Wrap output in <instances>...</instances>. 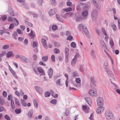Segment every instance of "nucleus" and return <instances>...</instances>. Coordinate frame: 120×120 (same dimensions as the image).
Segmentation results:
<instances>
[{"mask_svg":"<svg viewBox=\"0 0 120 120\" xmlns=\"http://www.w3.org/2000/svg\"><path fill=\"white\" fill-rule=\"evenodd\" d=\"M105 116L106 120H110L114 118V115L111 111L107 110L105 112Z\"/></svg>","mask_w":120,"mask_h":120,"instance_id":"1","label":"nucleus"},{"mask_svg":"<svg viewBox=\"0 0 120 120\" xmlns=\"http://www.w3.org/2000/svg\"><path fill=\"white\" fill-rule=\"evenodd\" d=\"M78 27L79 28H82L84 32L88 38L90 37V36L88 34V31L87 30L86 27L85 25L82 24H80L79 25Z\"/></svg>","mask_w":120,"mask_h":120,"instance_id":"2","label":"nucleus"},{"mask_svg":"<svg viewBox=\"0 0 120 120\" xmlns=\"http://www.w3.org/2000/svg\"><path fill=\"white\" fill-rule=\"evenodd\" d=\"M98 12L96 9H93L91 13V16L93 20H96L98 17Z\"/></svg>","mask_w":120,"mask_h":120,"instance_id":"3","label":"nucleus"},{"mask_svg":"<svg viewBox=\"0 0 120 120\" xmlns=\"http://www.w3.org/2000/svg\"><path fill=\"white\" fill-rule=\"evenodd\" d=\"M97 102L98 106H103L104 103L103 99L100 97H98L97 100Z\"/></svg>","mask_w":120,"mask_h":120,"instance_id":"4","label":"nucleus"},{"mask_svg":"<svg viewBox=\"0 0 120 120\" xmlns=\"http://www.w3.org/2000/svg\"><path fill=\"white\" fill-rule=\"evenodd\" d=\"M110 79L111 82L113 85L112 86L113 88L114 89L116 90V89H118V87L117 85L114 83V82L115 81V78H113V79Z\"/></svg>","mask_w":120,"mask_h":120,"instance_id":"5","label":"nucleus"},{"mask_svg":"<svg viewBox=\"0 0 120 120\" xmlns=\"http://www.w3.org/2000/svg\"><path fill=\"white\" fill-rule=\"evenodd\" d=\"M104 108L103 106H100L98 108L96 109V112L98 114L101 113L104 111Z\"/></svg>","mask_w":120,"mask_h":120,"instance_id":"6","label":"nucleus"},{"mask_svg":"<svg viewBox=\"0 0 120 120\" xmlns=\"http://www.w3.org/2000/svg\"><path fill=\"white\" fill-rule=\"evenodd\" d=\"M90 85L91 87H93V86H95L96 81L94 79V78L93 77H91L90 78Z\"/></svg>","mask_w":120,"mask_h":120,"instance_id":"7","label":"nucleus"},{"mask_svg":"<svg viewBox=\"0 0 120 120\" xmlns=\"http://www.w3.org/2000/svg\"><path fill=\"white\" fill-rule=\"evenodd\" d=\"M105 71L107 72V73L110 76L111 78L112 79H113L114 75L112 71L109 69H106Z\"/></svg>","mask_w":120,"mask_h":120,"instance_id":"8","label":"nucleus"},{"mask_svg":"<svg viewBox=\"0 0 120 120\" xmlns=\"http://www.w3.org/2000/svg\"><path fill=\"white\" fill-rule=\"evenodd\" d=\"M41 41L43 46L47 49V45L46 40L44 38H42L41 40Z\"/></svg>","mask_w":120,"mask_h":120,"instance_id":"9","label":"nucleus"},{"mask_svg":"<svg viewBox=\"0 0 120 120\" xmlns=\"http://www.w3.org/2000/svg\"><path fill=\"white\" fill-rule=\"evenodd\" d=\"M57 10L55 8L50 10L49 12V15L51 16H52L56 12Z\"/></svg>","mask_w":120,"mask_h":120,"instance_id":"10","label":"nucleus"},{"mask_svg":"<svg viewBox=\"0 0 120 120\" xmlns=\"http://www.w3.org/2000/svg\"><path fill=\"white\" fill-rule=\"evenodd\" d=\"M89 93L90 95L92 96H96L97 94L96 91L93 90H90Z\"/></svg>","mask_w":120,"mask_h":120,"instance_id":"11","label":"nucleus"},{"mask_svg":"<svg viewBox=\"0 0 120 120\" xmlns=\"http://www.w3.org/2000/svg\"><path fill=\"white\" fill-rule=\"evenodd\" d=\"M34 88L37 92L41 94L42 93V90L41 87L38 86H36Z\"/></svg>","mask_w":120,"mask_h":120,"instance_id":"12","label":"nucleus"},{"mask_svg":"<svg viewBox=\"0 0 120 120\" xmlns=\"http://www.w3.org/2000/svg\"><path fill=\"white\" fill-rule=\"evenodd\" d=\"M7 12H8L10 15L12 16H14V15L13 13V11L12 10L11 8L10 7H9L8 8V10Z\"/></svg>","mask_w":120,"mask_h":120,"instance_id":"13","label":"nucleus"},{"mask_svg":"<svg viewBox=\"0 0 120 120\" xmlns=\"http://www.w3.org/2000/svg\"><path fill=\"white\" fill-rule=\"evenodd\" d=\"M20 59L22 61L28 63L29 62V60L27 58L22 56H21Z\"/></svg>","mask_w":120,"mask_h":120,"instance_id":"14","label":"nucleus"},{"mask_svg":"<svg viewBox=\"0 0 120 120\" xmlns=\"http://www.w3.org/2000/svg\"><path fill=\"white\" fill-rule=\"evenodd\" d=\"M85 99L88 104L90 106L92 104V101L90 98H89L86 97H85Z\"/></svg>","mask_w":120,"mask_h":120,"instance_id":"15","label":"nucleus"},{"mask_svg":"<svg viewBox=\"0 0 120 120\" xmlns=\"http://www.w3.org/2000/svg\"><path fill=\"white\" fill-rule=\"evenodd\" d=\"M48 73L50 78H51L53 75V70L52 68H50L48 71Z\"/></svg>","mask_w":120,"mask_h":120,"instance_id":"16","label":"nucleus"},{"mask_svg":"<svg viewBox=\"0 0 120 120\" xmlns=\"http://www.w3.org/2000/svg\"><path fill=\"white\" fill-rule=\"evenodd\" d=\"M77 59L73 58L71 62V65L73 67L75 66L77 61Z\"/></svg>","mask_w":120,"mask_h":120,"instance_id":"17","label":"nucleus"},{"mask_svg":"<svg viewBox=\"0 0 120 120\" xmlns=\"http://www.w3.org/2000/svg\"><path fill=\"white\" fill-rule=\"evenodd\" d=\"M82 14L83 16L86 17L85 19H86L88 15V12L87 11H84L82 12Z\"/></svg>","mask_w":120,"mask_h":120,"instance_id":"18","label":"nucleus"},{"mask_svg":"<svg viewBox=\"0 0 120 120\" xmlns=\"http://www.w3.org/2000/svg\"><path fill=\"white\" fill-rule=\"evenodd\" d=\"M13 52L12 51L8 52L6 54V56L8 58H9L13 54Z\"/></svg>","mask_w":120,"mask_h":120,"instance_id":"19","label":"nucleus"},{"mask_svg":"<svg viewBox=\"0 0 120 120\" xmlns=\"http://www.w3.org/2000/svg\"><path fill=\"white\" fill-rule=\"evenodd\" d=\"M93 1L96 8L98 9H100L101 8V6L97 3L95 0H93Z\"/></svg>","mask_w":120,"mask_h":120,"instance_id":"20","label":"nucleus"},{"mask_svg":"<svg viewBox=\"0 0 120 120\" xmlns=\"http://www.w3.org/2000/svg\"><path fill=\"white\" fill-rule=\"evenodd\" d=\"M82 109L86 113H87L88 112V108H87V106L85 105H83L82 106Z\"/></svg>","mask_w":120,"mask_h":120,"instance_id":"21","label":"nucleus"},{"mask_svg":"<svg viewBox=\"0 0 120 120\" xmlns=\"http://www.w3.org/2000/svg\"><path fill=\"white\" fill-rule=\"evenodd\" d=\"M28 34L31 36V39L33 38L35 36V35L34 33V32L32 30H31L30 33L29 34Z\"/></svg>","mask_w":120,"mask_h":120,"instance_id":"22","label":"nucleus"},{"mask_svg":"<svg viewBox=\"0 0 120 120\" xmlns=\"http://www.w3.org/2000/svg\"><path fill=\"white\" fill-rule=\"evenodd\" d=\"M11 107L12 109H14L15 108V105L13 100L12 99H11Z\"/></svg>","mask_w":120,"mask_h":120,"instance_id":"23","label":"nucleus"},{"mask_svg":"<svg viewBox=\"0 0 120 120\" xmlns=\"http://www.w3.org/2000/svg\"><path fill=\"white\" fill-rule=\"evenodd\" d=\"M5 102L4 99L2 97H0V104L2 105H3Z\"/></svg>","mask_w":120,"mask_h":120,"instance_id":"24","label":"nucleus"},{"mask_svg":"<svg viewBox=\"0 0 120 120\" xmlns=\"http://www.w3.org/2000/svg\"><path fill=\"white\" fill-rule=\"evenodd\" d=\"M79 68L81 71H83L84 69L83 65H79Z\"/></svg>","mask_w":120,"mask_h":120,"instance_id":"25","label":"nucleus"},{"mask_svg":"<svg viewBox=\"0 0 120 120\" xmlns=\"http://www.w3.org/2000/svg\"><path fill=\"white\" fill-rule=\"evenodd\" d=\"M65 76L66 78H67V79L66 80L65 82L66 85V87H68V75L67 74H65Z\"/></svg>","mask_w":120,"mask_h":120,"instance_id":"26","label":"nucleus"},{"mask_svg":"<svg viewBox=\"0 0 120 120\" xmlns=\"http://www.w3.org/2000/svg\"><path fill=\"white\" fill-rule=\"evenodd\" d=\"M56 19L58 20L61 22H62V19L60 17V16L58 14L56 15Z\"/></svg>","mask_w":120,"mask_h":120,"instance_id":"27","label":"nucleus"},{"mask_svg":"<svg viewBox=\"0 0 120 120\" xmlns=\"http://www.w3.org/2000/svg\"><path fill=\"white\" fill-rule=\"evenodd\" d=\"M48 58V56H45L42 57V60L43 61L45 62L47 60Z\"/></svg>","mask_w":120,"mask_h":120,"instance_id":"28","label":"nucleus"},{"mask_svg":"<svg viewBox=\"0 0 120 120\" xmlns=\"http://www.w3.org/2000/svg\"><path fill=\"white\" fill-rule=\"evenodd\" d=\"M21 103L22 105L24 106H26L27 104L26 102L23 99H21Z\"/></svg>","mask_w":120,"mask_h":120,"instance_id":"29","label":"nucleus"},{"mask_svg":"<svg viewBox=\"0 0 120 120\" xmlns=\"http://www.w3.org/2000/svg\"><path fill=\"white\" fill-rule=\"evenodd\" d=\"M69 109L68 108H67L65 109V113H64L63 115L64 116L65 115V114L66 115V116L68 115L69 114Z\"/></svg>","mask_w":120,"mask_h":120,"instance_id":"30","label":"nucleus"},{"mask_svg":"<svg viewBox=\"0 0 120 120\" xmlns=\"http://www.w3.org/2000/svg\"><path fill=\"white\" fill-rule=\"evenodd\" d=\"M108 66V63L107 61H105L104 64V70L105 71V70H106V69H108V68H107V67Z\"/></svg>","mask_w":120,"mask_h":120,"instance_id":"31","label":"nucleus"},{"mask_svg":"<svg viewBox=\"0 0 120 120\" xmlns=\"http://www.w3.org/2000/svg\"><path fill=\"white\" fill-rule=\"evenodd\" d=\"M70 45L72 47L75 48L76 47V44L75 42H73L71 43Z\"/></svg>","mask_w":120,"mask_h":120,"instance_id":"32","label":"nucleus"},{"mask_svg":"<svg viewBox=\"0 0 120 120\" xmlns=\"http://www.w3.org/2000/svg\"><path fill=\"white\" fill-rule=\"evenodd\" d=\"M6 111V109L4 108L3 106L0 105V112H1L2 111Z\"/></svg>","mask_w":120,"mask_h":120,"instance_id":"33","label":"nucleus"},{"mask_svg":"<svg viewBox=\"0 0 120 120\" xmlns=\"http://www.w3.org/2000/svg\"><path fill=\"white\" fill-rule=\"evenodd\" d=\"M38 45V42H37L34 41L33 43V47L35 48L37 47Z\"/></svg>","mask_w":120,"mask_h":120,"instance_id":"34","label":"nucleus"},{"mask_svg":"<svg viewBox=\"0 0 120 120\" xmlns=\"http://www.w3.org/2000/svg\"><path fill=\"white\" fill-rule=\"evenodd\" d=\"M51 3L53 5H55L56 4V2L55 0H50Z\"/></svg>","mask_w":120,"mask_h":120,"instance_id":"35","label":"nucleus"},{"mask_svg":"<svg viewBox=\"0 0 120 120\" xmlns=\"http://www.w3.org/2000/svg\"><path fill=\"white\" fill-rule=\"evenodd\" d=\"M6 30V29L5 28H3V30H0V34L1 35H2L4 34L5 33V31Z\"/></svg>","mask_w":120,"mask_h":120,"instance_id":"36","label":"nucleus"},{"mask_svg":"<svg viewBox=\"0 0 120 120\" xmlns=\"http://www.w3.org/2000/svg\"><path fill=\"white\" fill-rule=\"evenodd\" d=\"M72 8L70 7L64 9V11L66 12L71 11L72 10Z\"/></svg>","mask_w":120,"mask_h":120,"instance_id":"37","label":"nucleus"},{"mask_svg":"<svg viewBox=\"0 0 120 120\" xmlns=\"http://www.w3.org/2000/svg\"><path fill=\"white\" fill-rule=\"evenodd\" d=\"M57 28V26L56 25H52V29L54 30H56Z\"/></svg>","mask_w":120,"mask_h":120,"instance_id":"38","label":"nucleus"},{"mask_svg":"<svg viewBox=\"0 0 120 120\" xmlns=\"http://www.w3.org/2000/svg\"><path fill=\"white\" fill-rule=\"evenodd\" d=\"M72 74L74 76L78 77L79 76V75L76 71L73 72L72 73Z\"/></svg>","mask_w":120,"mask_h":120,"instance_id":"39","label":"nucleus"},{"mask_svg":"<svg viewBox=\"0 0 120 120\" xmlns=\"http://www.w3.org/2000/svg\"><path fill=\"white\" fill-rule=\"evenodd\" d=\"M69 49L68 48H66L65 49V52L66 56L69 55Z\"/></svg>","mask_w":120,"mask_h":120,"instance_id":"40","label":"nucleus"},{"mask_svg":"<svg viewBox=\"0 0 120 120\" xmlns=\"http://www.w3.org/2000/svg\"><path fill=\"white\" fill-rule=\"evenodd\" d=\"M33 110L32 109L30 110L28 114L29 117H31L33 114Z\"/></svg>","mask_w":120,"mask_h":120,"instance_id":"41","label":"nucleus"},{"mask_svg":"<svg viewBox=\"0 0 120 120\" xmlns=\"http://www.w3.org/2000/svg\"><path fill=\"white\" fill-rule=\"evenodd\" d=\"M6 54L5 51H2L0 53V58H1L4 56Z\"/></svg>","mask_w":120,"mask_h":120,"instance_id":"42","label":"nucleus"},{"mask_svg":"<svg viewBox=\"0 0 120 120\" xmlns=\"http://www.w3.org/2000/svg\"><path fill=\"white\" fill-rule=\"evenodd\" d=\"M38 70L39 72L42 74L44 73V71L43 69L39 67L38 68Z\"/></svg>","mask_w":120,"mask_h":120,"instance_id":"43","label":"nucleus"},{"mask_svg":"<svg viewBox=\"0 0 120 120\" xmlns=\"http://www.w3.org/2000/svg\"><path fill=\"white\" fill-rule=\"evenodd\" d=\"M43 1L42 0H38V5L40 6H42V5Z\"/></svg>","mask_w":120,"mask_h":120,"instance_id":"44","label":"nucleus"},{"mask_svg":"<svg viewBox=\"0 0 120 120\" xmlns=\"http://www.w3.org/2000/svg\"><path fill=\"white\" fill-rule=\"evenodd\" d=\"M73 39V37L71 35H70L68 36L67 37L66 39L67 40H69L71 41V40H72V39Z\"/></svg>","mask_w":120,"mask_h":120,"instance_id":"45","label":"nucleus"},{"mask_svg":"<svg viewBox=\"0 0 120 120\" xmlns=\"http://www.w3.org/2000/svg\"><path fill=\"white\" fill-rule=\"evenodd\" d=\"M15 102L16 104L20 106V104L19 102L18 101V99L16 98H15Z\"/></svg>","mask_w":120,"mask_h":120,"instance_id":"46","label":"nucleus"},{"mask_svg":"<svg viewBox=\"0 0 120 120\" xmlns=\"http://www.w3.org/2000/svg\"><path fill=\"white\" fill-rule=\"evenodd\" d=\"M9 46L8 45H4L2 47V48L4 49H7L9 48Z\"/></svg>","mask_w":120,"mask_h":120,"instance_id":"47","label":"nucleus"},{"mask_svg":"<svg viewBox=\"0 0 120 120\" xmlns=\"http://www.w3.org/2000/svg\"><path fill=\"white\" fill-rule=\"evenodd\" d=\"M11 72L13 74L15 77L17 79V77L16 75V73L15 72L12 70H11Z\"/></svg>","mask_w":120,"mask_h":120,"instance_id":"48","label":"nucleus"},{"mask_svg":"<svg viewBox=\"0 0 120 120\" xmlns=\"http://www.w3.org/2000/svg\"><path fill=\"white\" fill-rule=\"evenodd\" d=\"M81 79L79 78H76L75 80L76 82L78 83H80L81 82Z\"/></svg>","mask_w":120,"mask_h":120,"instance_id":"49","label":"nucleus"},{"mask_svg":"<svg viewBox=\"0 0 120 120\" xmlns=\"http://www.w3.org/2000/svg\"><path fill=\"white\" fill-rule=\"evenodd\" d=\"M55 46L56 47H58L60 45V44L58 42H56L54 44Z\"/></svg>","mask_w":120,"mask_h":120,"instance_id":"50","label":"nucleus"},{"mask_svg":"<svg viewBox=\"0 0 120 120\" xmlns=\"http://www.w3.org/2000/svg\"><path fill=\"white\" fill-rule=\"evenodd\" d=\"M91 55L93 57H94L95 56V52L94 50H92L91 51Z\"/></svg>","mask_w":120,"mask_h":120,"instance_id":"51","label":"nucleus"},{"mask_svg":"<svg viewBox=\"0 0 120 120\" xmlns=\"http://www.w3.org/2000/svg\"><path fill=\"white\" fill-rule=\"evenodd\" d=\"M57 101L55 99H53L50 102L52 104L55 105Z\"/></svg>","mask_w":120,"mask_h":120,"instance_id":"52","label":"nucleus"},{"mask_svg":"<svg viewBox=\"0 0 120 120\" xmlns=\"http://www.w3.org/2000/svg\"><path fill=\"white\" fill-rule=\"evenodd\" d=\"M45 96L46 97H49L50 95V93L48 92H46L45 94Z\"/></svg>","mask_w":120,"mask_h":120,"instance_id":"53","label":"nucleus"},{"mask_svg":"<svg viewBox=\"0 0 120 120\" xmlns=\"http://www.w3.org/2000/svg\"><path fill=\"white\" fill-rule=\"evenodd\" d=\"M101 43L102 46L106 47V45L105 43L104 42V41H101Z\"/></svg>","mask_w":120,"mask_h":120,"instance_id":"54","label":"nucleus"},{"mask_svg":"<svg viewBox=\"0 0 120 120\" xmlns=\"http://www.w3.org/2000/svg\"><path fill=\"white\" fill-rule=\"evenodd\" d=\"M54 52L56 53H60V50L58 49L55 48L54 49Z\"/></svg>","mask_w":120,"mask_h":120,"instance_id":"55","label":"nucleus"},{"mask_svg":"<svg viewBox=\"0 0 120 120\" xmlns=\"http://www.w3.org/2000/svg\"><path fill=\"white\" fill-rule=\"evenodd\" d=\"M101 30L102 32H103V34L104 35H107V33L106 32V31L104 28H101Z\"/></svg>","mask_w":120,"mask_h":120,"instance_id":"56","label":"nucleus"},{"mask_svg":"<svg viewBox=\"0 0 120 120\" xmlns=\"http://www.w3.org/2000/svg\"><path fill=\"white\" fill-rule=\"evenodd\" d=\"M80 57V55H79V54L76 53L75 55L74 58H75V59H76L77 60V58H79Z\"/></svg>","mask_w":120,"mask_h":120,"instance_id":"57","label":"nucleus"},{"mask_svg":"<svg viewBox=\"0 0 120 120\" xmlns=\"http://www.w3.org/2000/svg\"><path fill=\"white\" fill-rule=\"evenodd\" d=\"M21 110L19 109H17L15 110V112L17 114H19L21 112Z\"/></svg>","mask_w":120,"mask_h":120,"instance_id":"58","label":"nucleus"},{"mask_svg":"<svg viewBox=\"0 0 120 120\" xmlns=\"http://www.w3.org/2000/svg\"><path fill=\"white\" fill-rule=\"evenodd\" d=\"M60 81L61 79H59L57 80L56 82V84L59 85H61L60 84Z\"/></svg>","mask_w":120,"mask_h":120,"instance_id":"59","label":"nucleus"},{"mask_svg":"<svg viewBox=\"0 0 120 120\" xmlns=\"http://www.w3.org/2000/svg\"><path fill=\"white\" fill-rule=\"evenodd\" d=\"M7 17L6 15H4L2 16V20L3 21H5L7 19Z\"/></svg>","mask_w":120,"mask_h":120,"instance_id":"60","label":"nucleus"},{"mask_svg":"<svg viewBox=\"0 0 120 120\" xmlns=\"http://www.w3.org/2000/svg\"><path fill=\"white\" fill-rule=\"evenodd\" d=\"M3 95L4 97H6L7 96V92L6 91H3Z\"/></svg>","mask_w":120,"mask_h":120,"instance_id":"61","label":"nucleus"},{"mask_svg":"<svg viewBox=\"0 0 120 120\" xmlns=\"http://www.w3.org/2000/svg\"><path fill=\"white\" fill-rule=\"evenodd\" d=\"M14 24H10V26L9 27V28L10 29H13L14 27Z\"/></svg>","mask_w":120,"mask_h":120,"instance_id":"62","label":"nucleus"},{"mask_svg":"<svg viewBox=\"0 0 120 120\" xmlns=\"http://www.w3.org/2000/svg\"><path fill=\"white\" fill-rule=\"evenodd\" d=\"M16 31L19 34H22V32L19 29H17Z\"/></svg>","mask_w":120,"mask_h":120,"instance_id":"63","label":"nucleus"},{"mask_svg":"<svg viewBox=\"0 0 120 120\" xmlns=\"http://www.w3.org/2000/svg\"><path fill=\"white\" fill-rule=\"evenodd\" d=\"M4 118L5 119H7V120H11L9 116L8 115H5Z\"/></svg>","mask_w":120,"mask_h":120,"instance_id":"64","label":"nucleus"}]
</instances>
